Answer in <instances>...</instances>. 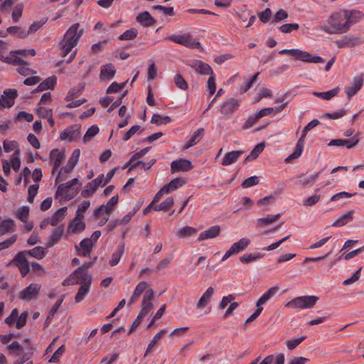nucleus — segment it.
Masks as SVG:
<instances>
[{
	"label": "nucleus",
	"mask_w": 364,
	"mask_h": 364,
	"mask_svg": "<svg viewBox=\"0 0 364 364\" xmlns=\"http://www.w3.org/2000/svg\"><path fill=\"white\" fill-rule=\"evenodd\" d=\"M15 53H13L12 51L11 52V55L9 56H4L2 54L0 53V60L4 62L9 64H14V65H28V63L21 58L20 57H18L14 55Z\"/></svg>",
	"instance_id": "obj_30"
},
{
	"label": "nucleus",
	"mask_w": 364,
	"mask_h": 364,
	"mask_svg": "<svg viewBox=\"0 0 364 364\" xmlns=\"http://www.w3.org/2000/svg\"><path fill=\"white\" fill-rule=\"evenodd\" d=\"M243 154L244 151L241 150L228 152L225 154L221 164L224 166L231 165L237 161Z\"/></svg>",
	"instance_id": "obj_23"
},
{
	"label": "nucleus",
	"mask_w": 364,
	"mask_h": 364,
	"mask_svg": "<svg viewBox=\"0 0 364 364\" xmlns=\"http://www.w3.org/2000/svg\"><path fill=\"white\" fill-rule=\"evenodd\" d=\"M91 284H81L75 297L76 303H80L90 292Z\"/></svg>",
	"instance_id": "obj_40"
},
{
	"label": "nucleus",
	"mask_w": 364,
	"mask_h": 364,
	"mask_svg": "<svg viewBox=\"0 0 364 364\" xmlns=\"http://www.w3.org/2000/svg\"><path fill=\"white\" fill-rule=\"evenodd\" d=\"M171 121L168 116H161L158 114H154L151 117V122L156 125L167 124Z\"/></svg>",
	"instance_id": "obj_46"
},
{
	"label": "nucleus",
	"mask_w": 364,
	"mask_h": 364,
	"mask_svg": "<svg viewBox=\"0 0 364 364\" xmlns=\"http://www.w3.org/2000/svg\"><path fill=\"white\" fill-rule=\"evenodd\" d=\"M138 35V31L135 28H132L129 30H127L122 34L119 36L120 41H130L136 38Z\"/></svg>",
	"instance_id": "obj_50"
},
{
	"label": "nucleus",
	"mask_w": 364,
	"mask_h": 364,
	"mask_svg": "<svg viewBox=\"0 0 364 364\" xmlns=\"http://www.w3.org/2000/svg\"><path fill=\"white\" fill-rule=\"evenodd\" d=\"M259 178L256 176H251V177H249L247 179H245L242 183L241 186L242 188H250L253 186L257 185L259 183Z\"/></svg>",
	"instance_id": "obj_61"
},
{
	"label": "nucleus",
	"mask_w": 364,
	"mask_h": 364,
	"mask_svg": "<svg viewBox=\"0 0 364 364\" xmlns=\"http://www.w3.org/2000/svg\"><path fill=\"white\" fill-rule=\"evenodd\" d=\"M7 32L19 38H25L28 36V33L26 32V29L17 26L9 27L7 28Z\"/></svg>",
	"instance_id": "obj_39"
},
{
	"label": "nucleus",
	"mask_w": 364,
	"mask_h": 364,
	"mask_svg": "<svg viewBox=\"0 0 364 364\" xmlns=\"http://www.w3.org/2000/svg\"><path fill=\"white\" fill-rule=\"evenodd\" d=\"M85 229V223L82 221L72 220L68 225L67 232L70 234H75L82 232Z\"/></svg>",
	"instance_id": "obj_36"
},
{
	"label": "nucleus",
	"mask_w": 364,
	"mask_h": 364,
	"mask_svg": "<svg viewBox=\"0 0 364 364\" xmlns=\"http://www.w3.org/2000/svg\"><path fill=\"white\" fill-rule=\"evenodd\" d=\"M281 213H278L276 215L268 214L264 218H258L256 221L257 227L260 228L272 224L274 222L277 221L281 218Z\"/></svg>",
	"instance_id": "obj_32"
},
{
	"label": "nucleus",
	"mask_w": 364,
	"mask_h": 364,
	"mask_svg": "<svg viewBox=\"0 0 364 364\" xmlns=\"http://www.w3.org/2000/svg\"><path fill=\"white\" fill-rule=\"evenodd\" d=\"M67 209V207L60 208L50 218H48L50 225L53 227L57 226L64 218Z\"/></svg>",
	"instance_id": "obj_31"
},
{
	"label": "nucleus",
	"mask_w": 364,
	"mask_h": 364,
	"mask_svg": "<svg viewBox=\"0 0 364 364\" xmlns=\"http://www.w3.org/2000/svg\"><path fill=\"white\" fill-rule=\"evenodd\" d=\"M299 25L298 23H286L282 25L279 29L284 33H289L294 30H298Z\"/></svg>",
	"instance_id": "obj_62"
},
{
	"label": "nucleus",
	"mask_w": 364,
	"mask_h": 364,
	"mask_svg": "<svg viewBox=\"0 0 364 364\" xmlns=\"http://www.w3.org/2000/svg\"><path fill=\"white\" fill-rule=\"evenodd\" d=\"M319 298L316 296H301L288 301L285 306L294 309H306L313 308Z\"/></svg>",
	"instance_id": "obj_5"
},
{
	"label": "nucleus",
	"mask_w": 364,
	"mask_h": 364,
	"mask_svg": "<svg viewBox=\"0 0 364 364\" xmlns=\"http://www.w3.org/2000/svg\"><path fill=\"white\" fill-rule=\"evenodd\" d=\"M75 284H92V277L88 272L82 271V268H77L72 273Z\"/></svg>",
	"instance_id": "obj_9"
},
{
	"label": "nucleus",
	"mask_w": 364,
	"mask_h": 364,
	"mask_svg": "<svg viewBox=\"0 0 364 364\" xmlns=\"http://www.w3.org/2000/svg\"><path fill=\"white\" fill-rule=\"evenodd\" d=\"M47 254L46 249L41 246H37L34 248L18 252L14 259L9 263V265L16 266L22 277H25L31 270L29 263L26 255H28L37 259H43Z\"/></svg>",
	"instance_id": "obj_2"
},
{
	"label": "nucleus",
	"mask_w": 364,
	"mask_h": 364,
	"mask_svg": "<svg viewBox=\"0 0 364 364\" xmlns=\"http://www.w3.org/2000/svg\"><path fill=\"white\" fill-rule=\"evenodd\" d=\"M64 232L63 225H59L50 235L47 242V247H51L56 245L61 239Z\"/></svg>",
	"instance_id": "obj_26"
},
{
	"label": "nucleus",
	"mask_w": 364,
	"mask_h": 364,
	"mask_svg": "<svg viewBox=\"0 0 364 364\" xmlns=\"http://www.w3.org/2000/svg\"><path fill=\"white\" fill-rule=\"evenodd\" d=\"M116 73V69L113 64L108 63L101 66L100 79L102 81L112 80Z\"/></svg>",
	"instance_id": "obj_20"
},
{
	"label": "nucleus",
	"mask_w": 364,
	"mask_h": 364,
	"mask_svg": "<svg viewBox=\"0 0 364 364\" xmlns=\"http://www.w3.org/2000/svg\"><path fill=\"white\" fill-rule=\"evenodd\" d=\"M173 81H174L176 86L178 88H179L183 91H186V90H188V83L181 75L176 74L174 76Z\"/></svg>",
	"instance_id": "obj_52"
},
{
	"label": "nucleus",
	"mask_w": 364,
	"mask_h": 364,
	"mask_svg": "<svg viewBox=\"0 0 364 364\" xmlns=\"http://www.w3.org/2000/svg\"><path fill=\"white\" fill-rule=\"evenodd\" d=\"M309 131H305V127L302 131V134L299 139L298 140L294 151L292 154H291L286 159L285 161L287 163L290 162L291 161L298 159L302 154L304 146V141L306 136V134Z\"/></svg>",
	"instance_id": "obj_12"
},
{
	"label": "nucleus",
	"mask_w": 364,
	"mask_h": 364,
	"mask_svg": "<svg viewBox=\"0 0 364 364\" xmlns=\"http://www.w3.org/2000/svg\"><path fill=\"white\" fill-rule=\"evenodd\" d=\"M65 295H61L58 300L56 301L55 304L53 305V306L51 308L50 311L48 312V314L46 318V321L44 322L45 327H48L49 324L50 323L54 315L57 313L58 309L61 306L63 300H64Z\"/></svg>",
	"instance_id": "obj_33"
},
{
	"label": "nucleus",
	"mask_w": 364,
	"mask_h": 364,
	"mask_svg": "<svg viewBox=\"0 0 364 364\" xmlns=\"http://www.w3.org/2000/svg\"><path fill=\"white\" fill-rule=\"evenodd\" d=\"M205 129L203 128L198 129L192 135L189 141L184 145V149H188L197 144L202 139Z\"/></svg>",
	"instance_id": "obj_35"
},
{
	"label": "nucleus",
	"mask_w": 364,
	"mask_h": 364,
	"mask_svg": "<svg viewBox=\"0 0 364 364\" xmlns=\"http://www.w3.org/2000/svg\"><path fill=\"white\" fill-rule=\"evenodd\" d=\"M15 222L12 219H5L0 223V235H5L13 231L15 227Z\"/></svg>",
	"instance_id": "obj_42"
},
{
	"label": "nucleus",
	"mask_w": 364,
	"mask_h": 364,
	"mask_svg": "<svg viewBox=\"0 0 364 364\" xmlns=\"http://www.w3.org/2000/svg\"><path fill=\"white\" fill-rule=\"evenodd\" d=\"M165 39L191 49L200 48L201 47L200 42L193 38L189 33L182 35H171Z\"/></svg>",
	"instance_id": "obj_6"
},
{
	"label": "nucleus",
	"mask_w": 364,
	"mask_h": 364,
	"mask_svg": "<svg viewBox=\"0 0 364 364\" xmlns=\"http://www.w3.org/2000/svg\"><path fill=\"white\" fill-rule=\"evenodd\" d=\"M214 292L215 290L212 287H208L198 301L196 308L198 309H203L210 301L211 297L214 294Z\"/></svg>",
	"instance_id": "obj_28"
},
{
	"label": "nucleus",
	"mask_w": 364,
	"mask_h": 364,
	"mask_svg": "<svg viewBox=\"0 0 364 364\" xmlns=\"http://www.w3.org/2000/svg\"><path fill=\"white\" fill-rule=\"evenodd\" d=\"M79 28L78 23L73 24L64 34L63 38L59 42L58 46L63 57L72 51L83 35L84 30L79 31Z\"/></svg>",
	"instance_id": "obj_3"
},
{
	"label": "nucleus",
	"mask_w": 364,
	"mask_h": 364,
	"mask_svg": "<svg viewBox=\"0 0 364 364\" xmlns=\"http://www.w3.org/2000/svg\"><path fill=\"white\" fill-rule=\"evenodd\" d=\"M154 296V291L152 289H149L146 290L145 294L143 296L142 302H141V309L139 311V314L146 316L148 313L153 309V304L151 303V300Z\"/></svg>",
	"instance_id": "obj_11"
},
{
	"label": "nucleus",
	"mask_w": 364,
	"mask_h": 364,
	"mask_svg": "<svg viewBox=\"0 0 364 364\" xmlns=\"http://www.w3.org/2000/svg\"><path fill=\"white\" fill-rule=\"evenodd\" d=\"M196 232V229L189 226H185L180 230L176 233V235L179 238L186 237L191 236L192 235Z\"/></svg>",
	"instance_id": "obj_51"
},
{
	"label": "nucleus",
	"mask_w": 364,
	"mask_h": 364,
	"mask_svg": "<svg viewBox=\"0 0 364 364\" xmlns=\"http://www.w3.org/2000/svg\"><path fill=\"white\" fill-rule=\"evenodd\" d=\"M359 142V139L357 136H353L350 139H332L328 144V146H346L347 149H352Z\"/></svg>",
	"instance_id": "obj_16"
},
{
	"label": "nucleus",
	"mask_w": 364,
	"mask_h": 364,
	"mask_svg": "<svg viewBox=\"0 0 364 364\" xmlns=\"http://www.w3.org/2000/svg\"><path fill=\"white\" fill-rule=\"evenodd\" d=\"M174 204V200L173 197H168L164 201L161 202L160 204L155 205L154 208V210L155 211H167Z\"/></svg>",
	"instance_id": "obj_43"
},
{
	"label": "nucleus",
	"mask_w": 364,
	"mask_h": 364,
	"mask_svg": "<svg viewBox=\"0 0 364 364\" xmlns=\"http://www.w3.org/2000/svg\"><path fill=\"white\" fill-rule=\"evenodd\" d=\"M65 157V151L58 149H53L50 153V163L53 164L52 173H54L60 167Z\"/></svg>",
	"instance_id": "obj_14"
},
{
	"label": "nucleus",
	"mask_w": 364,
	"mask_h": 364,
	"mask_svg": "<svg viewBox=\"0 0 364 364\" xmlns=\"http://www.w3.org/2000/svg\"><path fill=\"white\" fill-rule=\"evenodd\" d=\"M220 232V228L218 225L210 227L208 229L202 232L198 238V241H202L208 239H213L218 237Z\"/></svg>",
	"instance_id": "obj_22"
},
{
	"label": "nucleus",
	"mask_w": 364,
	"mask_h": 364,
	"mask_svg": "<svg viewBox=\"0 0 364 364\" xmlns=\"http://www.w3.org/2000/svg\"><path fill=\"white\" fill-rule=\"evenodd\" d=\"M41 285L36 283L31 284L19 293V299L23 301H31L35 299L40 293Z\"/></svg>",
	"instance_id": "obj_7"
},
{
	"label": "nucleus",
	"mask_w": 364,
	"mask_h": 364,
	"mask_svg": "<svg viewBox=\"0 0 364 364\" xmlns=\"http://www.w3.org/2000/svg\"><path fill=\"white\" fill-rule=\"evenodd\" d=\"M148 284L146 282H140L136 287L133 294L128 303L129 305L134 304L141 296V294L146 290Z\"/></svg>",
	"instance_id": "obj_37"
},
{
	"label": "nucleus",
	"mask_w": 364,
	"mask_h": 364,
	"mask_svg": "<svg viewBox=\"0 0 364 364\" xmlns=\"http://www.w3.org/2000/svg\"><path fill=\"white\" fill-rule=\"evenodd\" d=\"M193 168L191 161L187 159H179L172 161L171 169L172 173L188 171Z\"/></svg>",
	"instance_id": "obj_18"
},
{
	"label": "nucleus",
	"mask_w": 364,
	"mask_h": 364,
	"mask_svg": "<svg viewBox=\"0 0 364 364\" xmlns=\"http://www.w3.org/2000/svg\"><path fill=\"white\" fill-rule=\"evenodd\" d=\"M73 186L71 185L70 183V181L67 183L60 184L56 190L55 196L59 197L61 196L63 193H65V199H72L74 197V193H70L69 192L70 189Z\"/></svg>",
	"instance_id": "obj_29"
},
{
	"label": "nucleus",
	"mask_w": 364,
	"mask_h": 364,
	"mask_svg": "<svg viewBox=\"0 0 364 364\" xmlns=\"http://www.w3.org/2000/svg\"><path fill=\"white\" fill-rule=\"evenodd\" d=\"M353 219V211H348L337 219L333 224V227H341L352 221Z\"/></svg>",
	"instance_id": "obj_38"
},
{
	"label": "nucleus",
	"mask_w": 364,
	"mask_h": 364,
	"mask_svg": "<svg viewBox=\"0 0 364 364\" xmlns=\"http://www.w3.org/2000/svg\"><path fill=\"white\" fill-rule=\"evenodd\" d=\"M364 78L362 75L356 76L353 78L350 85L345 88V92L348 100L357 94L363 85Z\"/></svg>",
	"instance_id": "obj_10"
},
{
	"label": "nucleus",
	"mask_w": 364,
	"mask_h": 364,
	"mask_svg": "<svg viewBox=\"0 0 364 364\" xmlns=\"http://www.w3.org/2000/svg\"><path fill=\"white\" fill-rule=\"evenodd\" d=\"M30 351L23 353L18 359L14 362V364H23L33 356V348L29 346Z\"/></svg>",
	"instance_id": "obj_57"
},
{
	"label": "nucleus",
	"mask_w": 364,
	"mask_h": 364,
	"mask_svg": "<svg viewBox=\"0 0 364 364\" xmlns=\"http://www.w3.org/2000/svg\"><path fill=\"white\" fill-rule=\"evenodd\" d=\"M77 163V161L70 157L66 166L62 168L61 170L59 171L56 181L60 178V175L61 174L62 171H63L65 173H70L75 168Z\"/></svg>",
	"instance_id": "obj_55"
},
{
	"label": "nucleus",
	"mask_w": 364,
	"mask_h": 364,
	"mask_svg": "<svg viewBox=\"0 0 364 364\" xmlns=\"http://www.w3.org/2000/svg\"><path fill=\"white\" fill-rule=\"evenodd\" d=\"M106 185L104 180V174H100L95 179L89 182L87 186H92V191H97L99 187H103Z\"/></svg>",
	"instance_id": "obj_49"
},
{
	"label": "nucleus",
	"mask_w": 364,
	"mask_h": 364,
	"mask_svg": "<svg viewBox=\"0 0 364 364\" xmlns=\"http://www.w3.org/2000/svg\"><path fill=\"white\" fill-rule=\"evenodd\" d=\"M306 336H301L298 338L289 340L286 342L287 347L289 350H294L296 348L300 343H301L305 339Z\"/></svg>",
	"instance_id": "obj_60"
},
{
	"label": "nucleus",
	"mask_w": 364,
	"mask_h": 364,
	"mask_svg": "<svg viewBox=\"0 0 364 364\" xmlns=\"http://www.w3.org/2000/svg\"><path fill=\"white\" fill-rule=\"evenodd\" d=\"M99 131V127L97 125H92L89 127L83 136V141L85 143L90 141L91 138L95 136Z\"/></svg>",
	"instance_id": "obj_53"
},
{
	"label": "nucleus",
	"mask_w": 364,
	"mask_h": 364,
	"mask_svg": "<svg viewBox=\"0 0 364 364\" xmlns=\"http://www.w3.org/2000/svg\"><path fill=\"white\" fill-rule=\"evenodd\" d=\"M189 65L193 68L196 72L201 75H213V71L211 67L206 63L199 60H193Z\"/></svg>",
	"instance_id": "obj_17"
},
{
	"label": "nucleus",
	"mask_w": 364,
	"mask_h": 364,
	"mask_svg": "<svg viewBox=\"0 0 364 364\" xmlns=\"http://www.w3.org/2000/svg\"><path fill=\"white\" fill-rule=\"evenodd\" d=\"M346 38L347 41L348 48H353L355 46H358L364 43V40L359 36L348 35L346 36Z\"/></svg>",
	"instance_id": "obj_48"
},
{
	"label": "nucleus",
	"mask_w": 364,
	"mask_h": 364,
	"mask_svg": "<svg viewBox=\"0 0 364 364\" xmlns=\"http://www.w3.org/2000/svg\"><path fill=\"white\" fill-rule=\"evenodd\" d=\"M11 164L15 172H18L19 171L21 167L19 151H15V153L12 155V158L11 159Z\"/></svg>",
	"instance_id": "obj_56"
},
{
	"label": "nucleus",
	"mask_w": 364,
	"mask_h": 364,
	"mask_svg": "<svg viewBox=\"0 0 364 364\" xmlns=\"http://www.w3.org/2000/svg\"><path fill=\"white\" fill-rule=\"evenodd\" d=\"M136 21L144 27H150L156 23V19L146 11L139 13Z\"/></svg>",
	"instance_id": "obj_21"
},
{
	"label": "nucleus",
	"mask_w": 364,
	"mask_h": 364,
	"mask_svg": "<svg viewBox=\"0 0 364 364\" xmlns=\"http://www.w3.org/2000/svg\"><path fill=\"white\" fill-rule=\"evenodd\" d=\"M56 82L57 77L55 75L49 77L41 82L33 92H42L46 90H53Z\"/></svg>",
	"instance_id": "obj_24"
},
{
	"label": "nucleus",
	"mask_w": 364,
	"mask_h": 364,
	"mask_svg": "<svg viewBox=\"0 0 364 364\" xmlns=\"http://www.w3.org/2000/svg\"><path fill=\"white\" fill-rule=\"evenodd\" d=\"M186 183V181L181 178H176L173 179L168 183L169 186L172 191L177 190L182 187Z\"/></svg>",
	"instance_id": "obj_64"
},
{
	"label": "nucleus",
	"mask_w": 364,
	"mask_h": 364,
	"mask_svg": "<svg viewBox=\"0 0 364 364\" xmlns=\"http://www.w3.org/2000/svg\"><path fill=\"white\" fill-rule=\"evenodd\" d=\"M364 19L363 11L357 9H340L333 12L327 18V25L321 29L328 34H343L350 31L353 25Z\"/></svg>",
	"instance_id": "obj_1"
},
{
	"label": "nucleus",
	"mask_w": 364,
	"mask_h": 364,
	"mask_svg": "<svg viewBox=\"0 0 364 364\" xmlns=\"http://www.w3.org/2000/svg\"><path fill=\"white\" fill-rule=\"evenodd\" d=\"M166 333V329L161 330L158 333H156L151 342L149 343L146 353L144 356L147 355V353L151 350V348L156 345V343L161 338L162 336Z\"/></svg>",
	"instance_id": "obj_54"
},
{
	"label": "nucleus",
	"mask_w": 364,
	"mask_h": 364,
	"mask_svg": "<svg viewBox=\"0 0 364 364\" xmlns=\"http://www.w3.org/2000/svg\"><path fill=\"white\" fill-rule=\"evenodd\" d=\"M338 91H339V88L336 87V88L332 89L331 90L326 91V92H314L313 94H314V95L321 97L323 100H329L332 97L337 95V94L338 93Z\"/></svg>",
	"instance_id": "obj_45"
},
{
	"label": "nucleus",
	"mask_w": 364,
	"mask_h": 364,
	"mask_svg": "<svg viewBox=\"0 0 364 364\" xmlns=\"http://www.w3.org/2000/svg\"><path fill=\"white\" fill-rule=\"evenodd\" d=\"M153 10H158L162 11L165 16H174L173 7L172 6H164L161 5H156L152 6Z\"/></svg>",
	"instance_id": "obj_59"
},
{
	"label": "nucleus",
	"mask_w": 364,
	"mask_h": 364,
	"mask_svg": "<svg viewBox=\"0 0 364 364\" xmlns=\"http://www.w3.org/2000/svg\"><path fill=\"white\" fill-rule=\"evenodd\" d=\"M321 171H318L314 174H312L309 176H306L304 174H300L296 176L298 178L296 181V184L301 185L304 187L307 186L309 185L314 184L316 180L318 178L321 174Z\"/></svg>",
	"instance_id": "obj_27"
},
{
	"label": "nucleus",
	"mask_w": 364,
	"mask_h": 364,
	"mask_svg": "<svg viewBox=\"0 0 364 364\" xmlns=\"http://www.w3.org/2000/svg\"><path fill=\"white\" fill-rule=\"evenodd\" d=\"M264 144L259 143L255 146V147L251 151L250 154L245 158L244 164L247 163L250 161L257 159L259 155L263 151L264 149Z\"/></svg>",
	"instance_id": "obj_41"
},
{
	"label": "nucleus",
	"mask_w": 364,
	"mask_h": 364,
	"mask_svg": "<svg viewBox=\"0 0 364 364\" xmlns=\"http://www.w3.org/2000/svg\"><path fill=\"white\" fill-rule=\"evenodd\" d=\"M240 106V102L235 98H230L224 102L220 107L222 114H232Z\"/></svg>",
	"instance_id": "obj_19"
},
{
	"label": "nucleus",
	"mask_w": 364,
	"mask_h": 364,
	"mask_svg": "<svg viewBox=\"0 0 364 364\" xmlns=\"http://www.w3.org/2000/svg\"><path fill=\"white\" fill-rule=\"evenodd\" d=\"M119 201V197L118 196H112L107 203L106 205H105V213H111L114 207L117 204Z\"/></svg>",
	"instance_id": "obj_58"
},
{
	"label": "nucleus",
	"mask_w": 364,
	"mask_h": 364,
	"mask_svg": "<svg viewBox=\"0 0 364 364\" xmlns=\"http://www.w3.org/2000/svg\"><path fill=\"white\" fill-rule=\"evenodd\" d=\"M124 244L122 243L118 247L117 252L112 253L111 259L109 262V264L112 267L117 265L119 262L122 255L124 253Z\"/></svg>",
	"instance_id": "obj_44"
},
{
	"label": "nucleus",
	"mask_w": 364,
	"mask_h": 364,
	"mask_svg": "<svg viewBox=\"0 0 364 364\" xmlns=\"http://www.w3.org/2000/svg\"><path fill=\"white\" fill-rule=\"evenodd\" d=\"M263 255L259 252H254L250 254H245L240 257L239 260L245 264L250 263L257 259L262 258Z\"/></svg>",
	"instance_id": "obj_47"
},
{
	"label": "nucleus",
	"mask_w": 364,
	"mask_h": 364,
	"mask_svg": "<svg viewBox=\"0 0 364 364\" xmlns=\"http://www.w3.org/2000/svg\"><path fill=\"white\" fill-rule=\"evenodd\" d=\"M281 55L289 54L294 58V60H301L304 63H322L325 61L318 55H314L307 51L297 48L283 49L279 51Z\"/></svg>",
	"instance_id": "obj_4"
},
{
	"label": "nucleus",
	"mask_w": 364,
	"mask_h": 364,
	"mask_svg": "<svg viewBox=\"0 0 364 364\" xmlns=\"http://www.w3.org/2000/svg\"><path fill=\"white\" fill-rule=\"evenodd\" d=\"M80 126L79 124H73L68 127L60 134L61 140H68L73 141L80 136Z\"/></svg>",
	"instance_id": "obj_8"
},
{
	"label": "nucleus",
	"mask_w": 364,
	"mask_h": 364,
	"mask_svg": "<svg viewBox=\"0 0 364 364\" xmlns=\"http://www.w3.org/2000/svg\"><path fill=\"white\" fill-rule=\"evenodd\" d=\"M250 240L247 237L241 238L238 242H236L230 247L231 251L235 255H237L244 251L250 245Z\"/></svg>",
	"instance_id": "obj_34"
},
{
	"label": "nucleus",
	"mask_w": 364,
	"mask_h": 364,
	"mask_svg": "<svg viewBox=\"0 0 364 364\" xmlns=\"http://www.w3.org/2000/svg\"><path fill=\"white\" fill-rule=\"evenodd\" d=\"M17 240V235H13L11 237L5 240L4 241L0 242V252L9 248L13 244L16 242Z\"/></svg>",
	"instance_id": "obj_63"
},
{
	"label": "nucleus",
	"mask_w": 364,
	"mask_h": 364,
	"mask_svg": "<svg viewBox=\"0 0 364 364\" xmlns=\"http://www.w3.org/2000/svg\"><path fill=\"white\" fill-rule=\"evenodd\" d=\"M17 90L15 89L4 90L1 98L4 100V103L0 99V106L4 107H11L14 105L15 99L17 97Z\"/></svg>",
	"instance_id": "obj_13"
},
{
	"label": "nucleus",
	"mask_w": 364,
	"mask_h": 364,
	"mask_svg": "<svg viewBox=\"0 0 364 364\" xmlns=\"http://www.w3.org/2000/svg\"><path fill=\"white\" fill-rule=\"evenodd\" d=\"M79 245L81 250L77 246H75L77 255L86 257L90 256L95 244L92 242V240L86 237L80 241Z\"/></svg>",
	"instance_id": "obj_15"
},
{
	"label": "nucleus",
	"mask_w": 364,
	"mask_h": 364,
	"mask_svg": "<svg viewBox=\"0 0 364 364\" xmlns=\"http://www.w3.org/2000/svg\"><path fill=\"white\" fill-rule=\"evenodd\" d=\"M279 287L278 286H274L269 288L267 291H266L262 296L257 300L256 303L257 307H262V305L267 303L271 298H272L279 291Z\"/></svg>",
	"instance_id": "obj_25"
}]
</instances>
